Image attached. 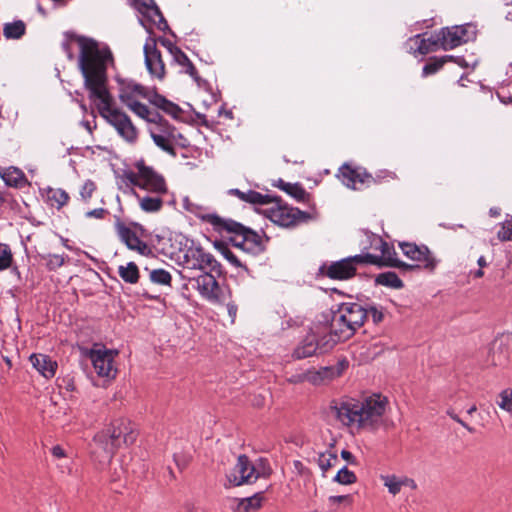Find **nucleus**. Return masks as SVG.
Returning a JSON list of instances; mask_svg holds the SVG:
<instances>
[{
  "mask_svg": "<svg viewBox=\"0 0 512 512\" xmlns=\"http://www.w3.org/2000/svg\"><path fill=\"white\" fill-rule=\"evenodd\" d=\"M477 262H478V265H479L481 268H483V267H485V266L487 265V262H486V260H485V258H484L483 256H481V257L478 259V261H477Z\"/></svg>",
  "mask_w": 512,
  "mask_h": 512,
  "instance_id": "obj_55",
  "label": "nucleus"
},
{
  "mask_svg": "<svg viewBox=\"0 0 512 512\" xmlns=\"http://www.w3.org/2000/svg\"><path fill=\"white\" fill-rule=\"evenodd\" d=\"M338 177L345 186L352 189H361L376 182L374 177L367 173L365 169L352 167L348 164H344L339 169Z\"/></svg>",
  "mask_w": 512,
  "mask_h": 512,
  "instance_id": "obj_16",
  "label": "nucleus"
},
{
  "mask_svg": "<svg viewBox=\"0 0 512 512\" xmlns=\"http://www.w3.org/2000/svg\"><path fill=\"white\" fill-rule=\"evenodd\" d=\"M497 405L503 411L512 414V389L507 388L499 393Z\"/></svg>",
  "mask_w": 512,
  "mask_h": 512,
  "instance_id": "obj_34",
  "label": "nucleus"
},
{
  "mask_svg": "<svg viewBox=\"0 0 512 512\" xmlns=\"http://www.w3.org/2000/svg\"><path fill=\"white\" fill-rule=\"evenodd\" d=\"M388 399L381 394H372L362 399L346 398L334 401L331 415L352 433L375 432L385 423Z\"/></svg>",
  "mask_w": 512,
  "mask_h": 512,
  "instance_id": "obj_2",
  "label": "nucleus"
},
{
  "mask_svg": "<svg viewBox=\"0 0 512 512\" xmlns=\"http://www.w3.org/2000/svg\"><path fill=\"white\" fill-rule=\"evenodd\" d=\"M169 53L173 57L174 61L183 67L184 72L189 74L191 77L195 78L197 75L196 68L188 59V57L177 47L169 44L167 46Z\"/></svg>",
  "mask_w": 512,
  "mask_h": 512,
  "instance_id": "obj_23",
  "label": "nucleus"
},
{
  "mask_svg": "<svg viewBox=\"0 0 512 512\" xmlns=\"http://www.w3.org/2000/svg\"><path fill=\"white\" fill-rule=\"evenodd\" d=\"M483 275H484V272H483V270H482V269H478V270L474 273V277H476V278H481V277H483Z\"/></svg>",
  "mask_w": 512,
  "mask_h": 512,
  "instance_id": "obj_59",
  "label": "nucleus"
},
{
  "mask_svg": "<svg viewBox=\"0 0 512 512\" xmlns=\"http://www.w3.org/2000/svg\"><path fill=\"white\" fill-rule=\"evenodd\" d=\"M161 147H162V150L164 151H168V152H171V147L169 145H167L164 140L162 139V144H161Z\"/></svg>",
  "mask_w": 512,
  "mask_h": 512,
  "instance_id": "obj_56",
  "label": "nucleus"
},
{
  "mask_svg": "<svg viewBox=\"0 0 512 512\" xmlns=\"http://www.w3.org/2000/svg\"><path fill=\"white\" fill-rule=\"evenodd\" d=\"M400 248L403 254L410 260L417 262L412 265L414 268H424L428 271H433L437 265V260L433 257L431 252L426 246H418L414 243H400Z\"/></svg>",
  "mask_w": 512,
  "mask_h": 512,
  "instance_id": "obj_15",
  "label": "nucleus"
},
{
  "mask_svg": "<svg viewBox=\"0 0 512 512\" xmlns=\"http://www.w3.org/2000/svg\"><path fill=\"white\" fill-rule=\"evenodd\" d=\"M95 188L96 186L92 181H87L82 186L80 194L84 199H88L92 196L93 192L95 191Z\"/></svg>",
  "mask_w": 512,
  "mask_h": 512,
  "instance_id": "obj_44",
  "label": "nucleus"
},
{
  "mask_svg": "<svg viewBox=\"0 0 512 512\" xmlns=\"http://www.w3.org/2000/svg\"><path fill=\"white\" fill-rule=\"evenodd\" d=\"M47 197L51 205H56L58 209L66 205L69 200V195L67 192L59 188L49 189L47 192Z\"/></svg>",
  "mask_w": 512,
  "mask_h": 512,
  "instance_id": "obj_31",
  "label": "nucleus"
},
{
  "mask_svg": "<svg viewBox=\"0 0 512 512\" xmlns=\"http://www.w3.org/2000/svg\"><path fill=\"white\" fill-rule=\"evenodd\" d=\"M203 219L211 224L215 231L227 238L231 244L244 253L258 255L264 251V241L256 232L230 219L216 214H207Z\"/></svg>",
  "mask_w": 512,
  "mask_h": 512,
  "instance_id": "obj_5",
  "label": "nucleus"
},
{
  "mask_svg": "<svg viewBox=\"0 0 512 512\" xmlns=\"http://www.w3.org/2000/svg\"><path fill=\"white\" fill-rule=\"evenodd\" d=\"M367 318L366 309L359 303H342L333 312L330 323V347L339 341H345L352 337Z\"/></svg>",
  "mask_w": 512,
  "mask_h": 512,
  "instance_id": "obj_6",
  "label": "nucleus"
},
{
  "mask_svg": "<svg viewBox=\"0 0 512 512\" xmlns=\"http://www.w3.org/2000/svg\"><path fill=\"white\" fill-rule=\"evenodd\" d=\"M79 47V67L89 90V97L100 115L107 120L128 142H134L137 131L126 114L116 108L106 87L107 68L113 63L110 49L93 39L77 37Z\"/></svg>",
  "mask_w": 512,
  "mask_h": 512,
  "instance_id": "obj_1",
  "label": "nucleus"
},
{
  "mask_svg": "<svg viewBox=\"0 0 512 512\" xmlns=\"http://www.w3.org/2000/svg\"><path fill=\"white\" fill-rule=\"evenodd\" d=\"M161 191H162V194L165 192V188L163 185H162Z\"/></svg>",
  "mask_w": 512,
  "mask_h": 512,
  "instance_id": "obj_64",
  "label": "nucleus"
},
{
  "mask_svg": "<svg viewBox=\"0 0 512 512\" xmlns=\"http://www.w3.org/2000/svg\"><path fill=\"white\" fill-rule=\"evenodd\" d=\"M171 274L165 270L162 269V285H169L171 282Z\"/></svg>",
  "mask_w": 512,
  "mask_h": 512,
  "instance_id": "obj_53",
  "label": "nucleus"
},
{
  "mask_svg": "<svg viewBox=\"0 0 512 512\" xmlns=\"http://www.w3.org/2000/svg\"><path fill=\"white\" fill-rule=\"evenodd\" d=\"M162 21V31H164L166 28H168L167 22L164 20V18H161Z\"/></svg>",
  "mask_w": 512,
  "mask_h": 512,
  "instance_id": "obj_61",
  "label": "nucleus"
},
{
  "mask_svg": "<svg viewBox=\"0 0 512 512\" xmlns=\"http://www.w3.org/2000/svg\"><path fill=\"white\" fill-rule=\"evenodd\" d=\"M221 274L222 271H205L197 276L181 274V279L187 280V283L182 285L183 289L188 290V286L191 285L203 298L212 303H218L221 300L222 290L216 280V276Z\"/></svg>",
  "mask_w": 512,
  "mask_h": 512,
  "instance_id": "obj_9",
  "label": "nucleus"
},
{
  "mask_svg": "<svg viewBox=\"0 0 512 512\" xmlns=\"http://www.w3.org/2000/svg\"><path fill=\"white\" fill-rule=\"evenodd\" d=\"M68 389L73 390V385L72 384H68Z\"/></svg>",
  "mask_w": 512,
  "mask_h": 512,
  "instance_id": "obj_63",
  "label": "nucleus"
},
{
  "mask_svg": "<svg viewBox=\"0 0 512 512\" xmlns=\"http://www.w3.org/2000/svg\"><path fill=\"white\" fill-rule=\"evenodd\" d=\"M358 264H365L363 255H355L331 264H324L321 266L320 272L334 280H346L355 275Z\"/></svg>",
  "mask_w": 512,
  "mask_h": 512,
  "instance_id": "obj_14",
  "label": "nucleus"
},
{
  "mask_svg": "<svg viewBox=\"0 0 512 512\" xmlns=\"http://www.w3.org/2000/svg\"><path fill=\"white\" fill-rule=\"evenodd\" d=\"M51 453L56 458H65L66 457L65 450L59 445L54 446L51 450Z\"/></svg>",
  "mask_w": 512,
  "mask_h": 512,
  "instance_id": "obj_49",
  "label": "nucleus"
},
{
  "mask_svg": "<svg viewBox=\"0 0 512 512\" xmlns=\"http://www.w3.org/2000/svg\"><path fill=\"white\" fill-rule=\"evenodd\" d=\"M447 414L451 419L459 423L462 427H464L470 433L474 432V429L470 427L466 422H464L453 410H448Z\"/></svg>",
  "mask_w": 512,
  "mask_h": 512,
  "instance_id": "obj_46",
  "label": "nucleus"
},
{
  "mask_svg": "<svg viewBox=\"0 0 512 512\" xmlns=\"http://www.w3.org/2000/svg\"><path fill=\"white\" fill-rule=\"evenodd\" d=\"M173 460L179 470H183L188 464L187 457L178 449L173 450Z\"/></svg>",
  "mask_w": 512,
  "mask_h": 512,
  "instance_id": "obj_42",
  "label": "nucleus"
},
{
  "mask_svg": "<svg viewBox=\"0 0 512 512\" xmlns=\"http://www.w3.org/2000/svg\"><path fill=\"white\" fill-rule=\"evenodd\" d=\"M331 343V337L325 342H316L314 335L307 336L302 343L294 350L293 356L297 359H303L314 355L317 350L325 352L332 347L329 346Z\"/></svg>",
  "mask_w": 512,
  "mask_h": 512,
  "instance_id": "obj_20",
  "label": "nucleus"
},
{
  "mask_svg": "<svg viewBox=\"0 0 512 512\" xmlns=\"http://www.w3.org/2000/svg\"><path fill=\"white\" fill-rule=\"evenodd\" d=\"M60 467L67 469L68 473H71V466L70 465L64 464V465H60Z\"/></svg>",
  "mask_w": 512,
  "mask_h": 512,
  "instance_id": "obj_62",
  "label": "nucleus"
},
{
  "mask_svg": "<svg viewBox=\"0 0 512 512\" xmlns=\"http://www.w3.org/2000/svg\"><path fill=\"white\" fill-rule=\"evenodd\" d=\"M162 255L182 267V271H178L180 277L194 272H221V265L215 257L182 233L162 237Z\"/></svg>",
  "mask_w": 512,
  "mask_h": 512,
  "instance_id": "obj_3",
  "label": "nucleus"
},
{
  "mask_svg": "<svg viewBox=\"0 0 512 512\" xmlns=\"http://www.w3.org/2000/svg\"><path fill=\"white\" fill-rule=\"evenodd\" d=\"M268 218L282 227H291L304 219L305 214L299 209L276 203L266 211Z\"/></svg>",
  "mask_w": 512,
  "mask_h": 512,
  "instance_id": "obj_17",
  "label": "nucleus"
},
{
  "mask_svg": "<svg viewBox=\"0 0 512 512\" xmlns=\"http://www.w3.org/2000/svg\"><path fill=\"white\" fill-rule=\"evenodd\" d=\"M25 30V23L21 20L5 23L3 26V34L7 39H19L24 35Z\"/></svg>",
  "mask_w": 512,
  "mask_h": 512,
  "instance_id": "obj_27",
  "label": "nucleus"
},
{
  "mask_svg": "<svg viewBox=\"0 0 512 512\" xmlns=\"http://www.w3.org/2000/svg\"><path fill=\"white\" fill-rule=\"evenodd\" d=\"M227 310L233 321L237 313V306L234 303H228Z\"/></svg>",
  "mask_w": 512,
  "mask_h": 512,
  "instance_id": "obj_52",
  "label": "nucleus"
},
{
  "mask_svg": "<svg viewBox=\"0 0 512 512\" xmlns=\"http://www.w3.org/2000/svg\"><path fill=\"white\" fill-rule=\"evenodd\" d=\"M470 26H454L451 28H444L440 31L436 40L431 41L428 39L429 44L426 43L425 39H422L419 46V51L422 54H426L431 50L432 45L440 43L444 50H450L461 44L467 42L470 39L469 35Z\"/></svg>",
  "mask_w": 512,
  "mask_h": 512,
  "instance_id": "obj_10",
  "label": "nucleus"
},
{
  "mask_svg": "<svg viewBox=\"0 0 512 512\" xmlns=\"http://www.w3.org/2000/svg\"><path fill=\"white\" fill-rule=\"evenodd\" d=\"M121 100L138 116L150 122H155L160 108V97L154 93L148 96L144 88L136 84L122 87Z\"/></svg>",
  "mask_w": 512,
  "mask_h": 512,
  "instance_id": "obj_8",
  "label": "nucleus"
},
{
  "mask_svg": "<svg viewBox=\"0 0 512 512\" xmlns=\"http://www.w3.org/2000/svg\"><path fill=\"white\" fill-rule=\"evenodd\" d=\"M125 178L131 184L143 190L156 193L155 196H144L139 198L141 208L146 212H156L160 209V178L144 163L136 164V171H128Z\"/></svg>",
  "mask_w": 512,
  "mask_h": 512,
  "instance_id": "obj_7",
  "label": "nucleus"
},
{
  "mask_svg": "<svg viewBox=\"0 0 512 512\" xmlns=\"http://www.w3.org/2000/svg\"><path fill=\"white\" fill-rule=\"evenodd\" d=\"M65 262V258L58 254H49L46 257V264L49 269L54 270L61 267Z\"/></svg>",
  "mask_w": 512,
  "mask_h": 512,
  "instance_id": "obj_41",
  "label": "nucleus"
},
{
  "mask_svg": "<svg viewBox=\"0 0 512 512\" xmlns=\"http://www.w3.org/2000/svg\"><path fill=\"white\" fill-rule=\"evenodd\" d=\"M153 140L157 146H160V135L152 134Z\"/></svg>",
  "mask_w": 512,
  "mask_h": 512,
  "instance_id": "obj_57",
  "label": "nucleus"
},
{
  "mask_svg": "<svg viewBox=\"0 0 512 512\" xmlns=\"http://www.w3.org/2000/svg\"><path fill=\"white\" fill-rule=\"evenodd\" d=\"M151 279L155 283H160V269H156L151 272Z\"/></svg>",
  "mask_w": 512,
  "mask_h": 512,
  "instance_id": "obj_54",
  "label": "nucleus"
},
{
  "mask_svg": "<svg viewBox=\"0 0 512 512\" xmlns=\"http://www.w3.org/2000/svg\"><path fill=\"white\" fill-rule=\"evenodd\" d=\"M448 61H455L458 65H463L464 59L454 58L451 55H446L441 58L430 59V61L423 67V75L428 76L439 71L443 65Z\"/></svg>",
  "mask_w": 512,
  "mask_h": 512,
  "instance_id": "obj_26",
  "label": "nucleus"
},
{
  "mask_svg": "<svg viewBox=\"0 0 512 512\" xmlns=\"http://www.w3.org/2000/svg\"><path fill=\"white\" fill-rule=\"evenodd\" d=\"M118 355L116 350L106 347H95L89 352V358L98 376L108 380L114 379L117 375L115 358Z\"/></svg>",
  "mask_w": 512,
  "mask_h": 512,
  "instance_id": "obj_12",
  "label": "nucleus"
},
{
  "mask_svg": "<svg viewBox=\"0 0 512 512\" xmlns=\"http://www.w3.org/2000/svg\"><path fill=\"white\" fill-rule=\"evenodd\" d=\"M341 457L346 460L347 462L354 464L355 463V457L353 454L348 450H342Z\"/></svg>",
  "mask_w": 512,
  "mask_h": 512,
  "instance_id": "obj_51",
  "label": "nucleus"
},
{
  "mask_svg": "<svg viewBox=\"0 0 512 512\" xmlns=\"http://www.w3.org/2000/svg\"><path fill=\"white\" fill-rule=\"evenodd\" d=\"M141 13V23L147 32L153 36L160 30V11L153 0H133Z\"/></svg>",
  "mask_w": 512,
  "mask_h": 512,
  "instance_id": "obj_18",
  "label": "nucleus"
},
{
  "mask_svg": "<svg viewBox=\"0 0 512 512\" xmlns=\"http://www.w3.org/2000/svg\"><path fill=\"white\" fill-rule=\"evenodd\" d=\"M380 480L392 496H396L404 488H408L410 490L417 489V484L414 479L405 475L386 474L381 475Z\"/></svg>",
  "mask_w": 512,
  "mask_h": 512,
  "instance_id": "obj_19",
  "label": "nucleus"
},
{
  "mask_svg": "<svg viewBox=\"0 0 512 512\" xmlns=\"http://www.w3.org/2000/svg\"><path fill=\"white\" fill-rule=\"evenodd\" d=\"M327 374V370L324 369L323 371H314V370H308L303 374L293 376L290 381L293 383L298 382H304L307 381L309 383H312L314 385H318L322 382L324 379V375Z\"/></svg>",
  "mask_w": 512,
  "mask_h": 512,
  "instance_id": "obj_28",
  "label": "nucleus"
},
{
  "mask_svg": "<svg viewBox=\"0 0 512 512\" xmlns=\"http://www.w3.org/2000/svg\"><path fill=\"white\" fill-rule=\"evenodd\" d=\"M0 175L3 181L12 187H22L26 183L24 173L16 167H9L1 172Z\"/></svg>",
  "mask_w": 512,
  "mask_h": 512,
  "instance_id": "obj_25",
  "label": "nucleus"
},
{
  "mask_svg": "<svg viewBox=\"0 0 512 512\" xmlns=\"http://www.w3.org/2000/svg\"><path fill=\"white\" fill-rule=\"evenodd\" d=\"M377 178L379 180L395 179L396 178V174L394 172H390V171L384 170V171H380L377 174Z\"/></svg>",
  "mask_w": 512,
  "mask_h": 512,
  "instance_id": "obj_50",
  "label": "nucleus"
},
{
  "mask_svg": "<svg viewBox=\"0 0 512 512\" xmlns=\"http://www.w3.org/2000/svg\"><path fill=\"white\" fill-rule=\"evenodd\" d=\"M104 214H105V210L102 208H98V209L88 211L86 213V217H89V218L94 217V218L101 219V218H103Z\"/></svg>",
  "mask_w": 512,
  "mask_h": 512,
  "instance_id": "obj_48",
  "label": "nucleus"
},
{
  "mask_svg": "<svg viewBox=\"0 0 512 512\" xmlns=\"http://www.w3.org/2000/svg\"><path fill=\"white\" fill-rule=\"evenodd\" d=\"M33 367L45 378H52L57 370V363L45 354H33L30 356Z\"/></svg>",
  "mask_w": 512,
  "mask_h": 512,
  "instance_id": "obj_22",
  "label": "nucleus"
},
{
  "mask_svg": "<svg viewBox=\"0 0 512 512\" xmlns=\"http://www.w3.org/2000/svg\"><path fill=\"white\" fill-rule=\"evenodd\" d=\"M376 282L380 285L400 289L403 287V281L394 272H385L377 276Z\"/></svg>",
  "mask_w": 512,
  "mask_h": 512,
  "instance_id": "obj_30",
  "label": "nucleus"
},
{
  "mask_svg": "<svg viewBox=\"0 0 512 512\" xmlns=\"http://www.w3.org/2000/svg\"><path fill=\"white\" fill-rule=\"evenodd\" d=\"M223 255L234 266H236V267L241 266V263L239 262L237 256L232 251H230L228 248H225L223 250Z\"/></svg>",
  "mask_w": 512,
  "mask_h": 512,
  "instance_id": "obj_47",
  "label": "nucleus"
},
{
  "mask_svg": "<svg viewBox=\"0 0 512 512\" xmlns=\"http://www.w3.org/2000/svg\"><path fill=\"white\" fill-rule=\"evenodd\" d=\"M330 504H347L350 505L352 503V497L350 495H338V496H330L328 498Z\"/></svg>",
  "mask_w": 512,
  "mask_h": 512,
  "instance_id": "obj_43",
  "label": "nucleus"
},
{
  "mask_svg": "<svg viewBox=\"0 0 512 512\" xmlns=\"http://www.w3.org/2000/svg\"><path fill=\"white\" fill-rule=\"evenodd\" d=\"M269 472L263 467L262 470L257 469L251 464L247 456L240 455L237 463L231 473L228 475V480L233 485L239 486L242 484H249L255 482L261 476H267Z\"/></svg>",
  "mask_w": 512,
  "mask_h": 512,
  "instance_id": "obj_13",
  "label": "nucleus"
},
{
  "mask_svg": "<svg viewBox=\"0 0 512 512\" xmlns=\"http://www.w3.org/2000/svg\"><path fill=\"white\" fill-rule=\"evenodd\" d=\"M337 461V455L331 451H326L324 453H321L318 456V465L320 469L325 473L328 471L332 466H334L335 462Z\"/></svg>",
  "mask_w": 512,
  "mask_h": 512,
  "instance_id": "obj_36",
  "label": "nucleus"
},
{
  "mask_svg": "<svg viewBox=\"0 0 512 512\" xmlns=\"http://www.w3.org/2000/svg\"><path fill=\"white\" fill-rule=\"evenodd\" d=\"M262 497L260 494H255L252 497L244 498L239 503V510L243 512H252L261 506Z\"/></svg>",
  "mask_w": 512,
  "mask_h": 512,
  "instance_id": "obj_33",
  "label": "nucleus"
},
{
  "mask_svg": "<svg viewBox=\"0 0 512 512\" xmlns=\"http://www.w3.org/2000/svg\"><path fill=\"white\" fill-rule=\"evenodd\" d=\"M281 188L297 200H304L307 196V192L299 184L283 183Z\"/></svg>",
  "mask_w": 512,
  "mask_h": 512,
  "instance_id": "obj_38",
  "label": "nucleus"
},
{
  "mask_svg": "<svg viewBox=\"0 0 512 512\" xmlns=\"http://www.w3.org/2000/svg\"><path fill=\"white\" fill-rule=\"evenodd\" d=\"M367 317L371 316L374 323H379L383 320V312L377 307H370L366 309Z\"/></svg>",
  "mask_w": 512,
  "mask_h": 512,
  "instance_id": "obj_45",
  "label": "nucleus"
},
{
  "mask_svg": "<svg viewBox=\"0 0 512 512\" xmlns=\"http://www.w3.org/2000/svg\"><path fill=\"white\" fill-rule=\"evenodd\" d=\"M162 112L171 115L175 119L180 118L183 113L182 109L178 105L168 101L167 99H165L163 97H162Z\"/></svg>",
  "mask_w": 512,
  "mask_h": 512,
  "instance_id": "obj_40",
  "label": "nucleus"
},
{
  "mask_svg": "<svg viewBox=\"0 0 512 512\" xmlns=\"http://www.w3.org/2000/svg\"><path fill=\"white\" fill-rule=\"evenodd\" d=\"M356 475L347 469V467L341 468L336 474L334 480L340 484L349 485L356 482Z\"/></svg>",
  "mask_w": 512,
  "mask_h": 512,
  "instance_id": "obj_39",
  "label": "nucleus"
},
{
  "mask_svg": "<svg viewBox=\"0 0 512 512\" xmlns=\"http://www.w3.org/2000/svg\"><path fill=\"white\" fill-rule=\"evenodd\" d=\"M119 275L128 283H136L139 277L138 268L133 262H130L126 266L119 267Z\"/></svg>",
  "mask_w": 512,
  "mask_h": 512,
  "instance_id": "obj_32",
  "label": "nucleus"
},
{
  "mask_svg": "<svg viewBox=\"0 0 512 512\" xmlns=\"http://www.w3.org/2000/svg\"><path fill=\"white\" fill-rule=\"evenodd\" d=\"M136 438L137 431L131 421L117 419L108 428L95 435L92 456L100 464L108 463L122 444H133Z\"/></svg>",
  "mask_w": 512,
  "mask_h": 512,
  "instance_id": "obj_4",
  "label": "nucleus"
},
{
  "mask_svg": "<svg viewBox=\"0 0 512 512\" xmlns=\"http://www.w3.org/2000/svg\"><path fill=\"white\" fill-rule=\"evenodd\" d=\"M477 411V407L476 405H472L468 410H467V414L468 415H472L473 413H475Z\"/></svg>",
  "mask_w": 512,
  "mask_h": 512,
  "instance_id": "obj_58",
  "label": "nucleus"
},
{
  "mask_svg": "<svg viewBox=\"0 0 512 512\" xmlns=\"http://www.w3.org/2000/svg\"><path fill=\"white\" fill-rule=\"evenodd\" d=\"M151 44L146 43L144 47L145 51V63L150 73H154L153 64L154 62H160V53L155 49V38H150Z\"/></svg>",
  "mask_w": 512,
  "mask_h": 512,
  "instance_id": "obj_29",
  "label": "nucleus"
},
{
  "mask_svg": "<svg viewBox=\"0 0 512 512\" xmlns=\"http://www.w3.org/2000/svg\"><path fill=\"white\" fill-rule=\"evenodd\" d=\"M13 263V254L7 244L0 243V271L11 267Z\"/></svg>",
  "mask_w": 512,
  "mask_h": 512,
  "instance_id": "obj_35",
  "label": "nucleus"
},
{
  "mask_svg": "<svg viewBox=\"0 0 512 512\" xmlns=\"http://www.w3.org/2000/svg\"><path fill=\"white\" fill-rule=\"evenodd\" d=\"M168 474H169V477H170L171 480H175L176 479V476H175L174 472L171 469L168 470Z\"/></svg>",
  "mask_w": 512,
  "mask_h": 512,
  "instance_id": "obj_60",
  "label": "nucleus"
},
{
  "mask_svg": "<svg viewBox=\"0 0 512 512\" xmlns=\"http://www.w3.org/2000/svg\"><path fill=\"white\" fill-rule=\"evenodd\" d=\"M497 237L502 242L512 241V216L507 217L505 221L500 224Z\"/></svg>",
  "mask_w": 512,
  "mask_h": 512,
  "instance_id": "obj_37",
  "label": "nucleus"
},
{
  "mask_svg": "<svg viewBox=\"0 0 512 512\" xmlns=\"http://www.w3.org/2000/svg\"><path fill=\"white\" fill-rule=\"evenodd\" d=\"M375 250H379L380 254L366 253L363 255L365 264H373L378 266L395 267L404 270L411 269L413 266L400 261L396 257V252L392 246L383 241L378 236H373L371 241Z\"/></svg>",
  "mask_w": 512,
  "mask_h": 512,
  "instance_id": "obj_11",
  "label": "nucleus"
},
{
  "mask_svg": "<svg viewBox=\"0 0 512 512\" xmlns=\"http://www.w3.org/2000/svg\"><path fill=\"white\" fill-rule=\"evenodd\" d=\"M229 193L237 196L240 200L251 204H267L271 201L270 196L263 195L254 190L243 192L239 189H231Z\"/></svg>",
  "mask_w": 512,
  "mask_h": 512,
  "instance_id": "obj_24",
  "label": "nucleus"
},
{
  "mask_svg": "<svg viewBox=\"0 0 512 512\" xmlns=\"http://www.w3.org/2000/svg\"><path fill=\"white\" fill-rule=\"evenodd\" d=\"M117 233L120 239L131 250H136L140 254L147 255L150 253V248L143 243L136 235V233L123 223H117Z\"/></svg>",
  "mask_w": 512,
  "mask_h": 512,
  "instance_id": "obj_21",
  "label": "nucleus"
}]
</instances>
